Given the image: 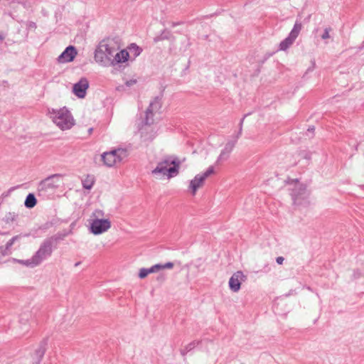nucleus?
I'll return each instance as SVG.
<instances>
[{
	"mask_svg": "<svg viewBox=\"0 0 364 364\" xmlns=\"http://www.w3.org/2000/svg\"><path fill=\"white\" fill-rule=\"evenodd\" d=\"M149 270L151 273L159 272L156 264L153 265L151 267H150Z\"/></svg>",
	"mask_w": 364,
	"mask_h": 364,
	"instance_id": "nucleus-23",
	"label": "nucleus"
},
{
	"mask_svg": "<svg viewBox=\"0 0 364 364\" xmlns=\"http://www.w3.org/2000/svg\"><path fill=\"white\" fill-rule=\"evenodd\" d=\"M19 237V236L16 235V236H14L7 243H6V248L9 249L10 248L13 244L14 243V242L18 240Z\"/></svg>",
	"mask_w": 364,
	"mask_h": 364,
	"instance_id": "nucleus-19",
	"label": "nucleus"
},
{
	"mask_svg": "<svg viewBox=\"0 0 364 364\" xmlns=\"http://www.w3.org/2000/svg\"><path fill=\"white\" fill-rule=\"evenodd\" d=\"M128 156L126 149L117 148L102 154L101 159L103 164L108 168H117Z\"/></svg>",
	"mask_w": 364,
	"mask_h": 364,
	"instance_id": "nucleus-4",
	"label": "nucleus"
},
{
	"mask_svg": "<svg viewBox=\"0 0 364 364\" xmlns=\"http://www.w3.org/2000/svg\"><path fill=\"white\" fill-rule=\"evenodd\" d=\"M302 28L300 22L296 21L291 31L289 36L282 41L279 44V48L282 50H286L290 46L292 45L295 39L299 36Z\"/></svg>",
	"mask_w": 364,
	"mask_h": 364,
	"instance_id": "nucleus-9",
	"label": "nucleus"
},
{
	"mask_svg": "<svg viewBox=\"0 0 364 364\" xmlns=\"http://www.w3.org/2000/svg\"><path fill=\"white\" fill-rule=\"evenodd\" d=\"M181 164V161L175 156H166L157 164L151 173L159 178L169 180L179 173Z\"/></svg>",
	"mask_w": 364,
	"mask_h": 364,
	"instance_id": "nucleus-1",
	"label": "nucleus"
},
{
	"mask_svg": "<svg viewBox=\"0 0 364 364\" xmlns=\"http://www.w3.org/2000/svg\"><path fill=\"white\" fill-rule=\"evenodd\" d=\"M156 266L158 267V270L160 271L161 269H164V264H156Z\"/></svg>",
	"mask_w": 364,
	"mask_h": 364,
	"instance_id": "nucleus-26",
	"label": "nucleus"
},
{
	"mask_svg": "<svg viewBox=\"0 0 364 364\" xmlns=\"http://www.w3.org/2000/svg\"><path fill=\"white\" fill-rule=\"evenodd\" d=\"M49 113L53 122L61 130L70 129L75 125V119L66 107L52 109Z\"/></svg>",
	"mask_w": 364,
	"mask_h": 364,
	"instance_id": "nucleus-3",
	"label": "nucleus"
},
{
	"mask_svg": "<svg viewBox=\"0 0 364 364\" xmlns=\"http://www.w3.org/2000/svg\"><path fill=\"white\" fill-rule=\"evenodd\" d=\"M92 128H90V129H89V133H90V134H91V133H92Z\"/></svg>",
	"mask_w": 364,
	"mask_h": 364,
	"instance_id": "nucleus-28",
	"label": "nucleus"
},
{
	"mask_svg": "<svg viewBox=\"0 0 364 364\" xmlns=\"http://www.w3.org/2000/svg\"><path fill=\"white\" fill-rule=\"evenodd\" d=\"M88 87V80L86 78L82 77L79 80V82L74 84L73 92L77 97L84 98L86 95Z\"/></svg>",
	"mask_w": 364,
	"mask_h": 364,
	"instance_id": "nucleus-12",
	"label": "nucleus"
},
{
	"mask_svg": "<svg viewBox=\"0 0 364 364\" xmlns=\"http://www.w3.org/2000/svg\"><path fill=\"white\" fill-rule=\"evenodd\" d=\"M214 173V167L210 166L205 172L196 175L195 177L190 181L188 184V190L191 194L195 196L197 191L204 186L205 179Z\"/></svg>",
	"mask_w": 364,
	"mask_h": 364,
	"instance_id": "nucleus-7",
	"label": "nucleus"
},
{
	"mask_svg": "<svg viewBox=\"0 0 364 364\" xmlns=\"http://www.w3.org/2000/svg\"><path fill=\"white\" fill-rule=\"evenodd\" d=\"M330 30H331L330 28H326L324 30V33H323V35L321 36L323 39H327V38H330V36H329Z\"/></svg>",
	"mask_w": 364,
	"mask_h": 364,
	"instance_id": "nucleus-21",
	"label": "nucleus"
},
{
	"mask_svg": "<svg viewBox=\"0 0 364 364\" xmlns=\"http://www.w3.org/2000/svg\"><path fill=\"white\" fill-rule=\"evenodd\" d=\"M149 274H151L150 272V270H149V269H146V268H141L140 270H139V277L140 279H144Z\"/></svg>",
	"mask_w": 364,
	"mask_h": 364,
	"instance_id": "nucleus-18",
	"label": "nucleus"
},
{
	"mask_svg": "<svg viewBox=\"0 0 364 364\" xmlns=\"http://www.w3.org/2000/svg\"><path fill=\"white\" fill-rule=\"evenodd\" d=\"M284 260V259L282 257H278L276 259V261H277V264H282Z\"/></svg>",
	"mask_w": 364,
	"mask_h": 364,
	"instance_id": "nucleus-24",
	"label": "nucleus"
},
{
	"mask_svg": "<svg viewBox=\"0 0 364 364\" xmlns=\"http://www.w3.org/2000/svg\"><path fill=\"white\" fill-rule=\"evenodd\" d=\"M82 186L84 188L90 190L92 188V187L94 185L95 178L92 176L87 175L82 180Z\"/></svg>",
	"mask_w": 364,
	"mask_h": 364,
	"instance_id": "nucleus-16",
	"label": "nucleus"
},
{
	"mask_svg": "<svg viewBox=\"0 0 364 364\" xmlns=\"http://www.w3.org/2000/svg\"><path fill=\"white\" fill-rule=\"evenodd\" d=\"M129 58V53L126 50H122L121 51L114 54L112 63H121L126 62Z\"/></svg>",
	"mask_w": 364,
	"mask_h": 364,
	"instance_id": "nucleus-14",
	"label": "nucleus"
},
{
	"mask_svg": "<svg viewBox=\"0 0 364 364\" xmlns=\"http://www.w3.org/2000/svg\"><path fill=\"white\" fill-rule=\"evenodd\" d=\"M52 252L51 245L49 242L43 243L31 259L19 260L18 262L26 266L34 267L39 264L44 259L50 256Z\"/></svg>",
	"mask_w": 364,
	"mask_h": 364,
	"instance_id": "nucleus-6",
	"label": "nucleus"
},
{
	"mask_svg": "<svg viewBox=\"0 0 364 364\" xmlns=\"http://www.w3.org/2000/svg\"><path fill=\"white\" fill-rule=\"evenodd\" d=\"M232 147H233V145L231 144H226V146H225L223 150H222L221 153L220 154V155H219V156H218V158L217 159V163L218 164H220L223 161L227 159V158L228 157L229 154H230V152L232 150Z\"/></svg>",
	"mask_w": 364,
	"mask_h": 364,
	"instance_id": "nucleus-15",
	"label": "nucleus"
},
{
	"mask_svg": "<svg viewBox=\"0 0 364 364\" xmlns=\"http://www.w3.org/2000/svg\"><path fill=\"white\" fill-rule=\"evenodd\" d=\"M77 52L75 48L73 46H69L65 48V50L58 56V61L60 63H65L72 62L75 56L77 55Z\"/></svg>",
	"mask_w": 364,
	"mask_h": 364,
	"instance_id": "nucleus-13",
	"label": "nucleus"
},
{
	"mask_svg": "<svg viewBox=\"0 0 364 364\" xmlns=\"http://www.w3.org/2000/svg\"><path fill=\"white\" fill-rule=\"evenodd\" d=\"M136 82H137V80L136 79H131L129 80L126 81L125 85L127 87H131V86L136 84Z\"/></svg>",
	"mask_w": 364,
	"mask_h": 364,
	"instance_id": "nucleus-20",
	"label": "nucleus"
},
{
	"mask_svg": "<svg viewBox=\"0 0 364 364\" xmlns=\"http://www.w3.org/2000/svg\"><path fill=\"white\" fill-rule=\"evenodd\" d=\"M4 39V36L2 33H0V42H2Z\"/></svg>",
	"mask_w": 364,
	"mask_h": 364,
	"instance_id": "nucleus-27",
	"label": "nucleus"
},
{
	"mask_svg": "<svg viewBox=\"0 0 364 364\" xmlns=\"http://www.w3.org/2000/svg\"><path fill=\"white\" fill-rule=\"evenodd\" d=\"M246 279L242 272L237 271L235 272L229 279V287L233 292H237L241 287V284Z\"/></svg>",
	"mask_w": 364,
	"mask_h": 364,
	"instance_id": "nucleus-11",
	"label": "nucleus"
},
{
	"mask_svg": "<svg viewBox=\"0 0 364 364\" xmlns=\"http://www.w3.org/2000/svg\"><path fill=\"white\" fill-rule=\"evenodd\" d=\"M161 107V102L159 100L155 99L149 104V107L145 112V124L150 125L154 122V117L155 114L158 113Z\"/></svg>",
	"mask_w": 364,
	"mask_h": 364,
	"instance_id": "nucleus-10",
	"label": "nucleus"
},
{
	"mask_svg": "<svg viewBox=\"0 0 364 364\" xmlns=\"http://www.w3.org/2000/svg\"><path fill=\"white\" fill-rule=\"evenodd\" d=\"M36 204V199L33 194L29 193L25 200V205L27 208H33Z\"/></svg>",
	"mask_w": 364,
	"mask_h": 364,
	"instance_id": "nucleus-17",
	"label": "nucleus"
},
{
	"mask_svg": "<svg viewBox=\"0 0 364 364\" xmlns=\"http://www.w3.org/2000/svg\"><path fill=\"white\" fill-rule=\"evenodd\" d=\"M115 51L116 48L114 46L108 43L102 42L95 50V60L97 63L106 65L107 63L112 61Z\"/></svg>",
	"mask_w": 364,
	"mask_h": 364,
	"instance_id": "nucleus-5",
	"label": "nucleus"
},
{
	"mask_svg": "<svg viewBox=\"0 0 364 364\" xmlns=\"http://www.w3.org/2000/svg\"><path fill=\"white\" fill-rule=\"evenodd\" d=\"M132 48L136 49V55H139V54L140 53L139 48L137 46H132Z\"/></svg>",
	"mask_w": 364,
	"mask_h": 364,
	"instance_id": "nucleus-25",
	"label": "nucleus"
},
{
	"mask_svg": "<svg viewBox=\"0 0 364 364\" xmlns=\"http://www.w3.org/2000/svg\"><path fill=\"white\" fill-rule=\"evenodd\" d=\"M89 231L98 235L107 232L112 227L109 218H105V212L100 209L95 210L88 220Z\"/></svg>",
	"mask_w": 364,
	"mask_h": 364,
	"instance_id": "nucleus-2",
	"label": "nucleus"
},
{
	"mask_svg": "<svg viewBox=\"0 0 364 364\" xmlns=\"http://www.w3.org/2000/svg\"><path fill=\"white\" fill-rule=\"evenodd\" d=\"M173 263L168 262L164 264V269H172L173 267Z\"/></svg>",
	"mask_w": 364,
	"mask_h": 364,
	"instance_id": "nucleus-22",
	"label": "nucleus"
},
{
	"mask_svg": "<svg viewBox=\"0 0 364 364\" xmlns=\"http://www.w3.org/2000/svg\"><path fill=\"white\" fill-rule=\"evenodd\" d=\"M291 196L296 205H303L308 201L309 193L306 188L304 184L299 183L297 180L295 181V187L292 190Z\"/></svg>",
	"mask_w": 364,
	"mask_h": 364,
	"instance_id": "nucleus-8",
	"label": "nucleus"
}]
</instances>
